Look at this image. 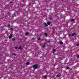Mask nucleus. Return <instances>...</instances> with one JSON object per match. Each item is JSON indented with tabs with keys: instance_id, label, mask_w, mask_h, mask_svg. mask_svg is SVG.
<instances>
[{
	"instance_id": "17",
	"label": "nucleus",
	"mask_w": 79,
	"mask_h": 79,
	"mask_svg": "<svg viewBox=\"0 0 79 79\" xmlns=\"http://www.w3.org/2000/svg\"><path fill=\"white\" fill-rule=\"evenodd\" d=\"M38 40H40L41 39H40V38L39 37L38 38Z\"/></svg>"
},
{
	"instance_id": "18",
	"label": "nucleus",
	"mask_w": 79,
	"mask_h": 79,
	"mask_svg": "<svg viewBox=\"0 0 79 79\" xmlns=\"http://www.w3.org/2000/svg\"><path fill=\"white\" fill-rule=\"evenodd\" d=\"M12 55H15V53H12Z\"/></svg>"
},
{
	"instance_id": "24",
	"label": "nucleus",
	"mask_w": 79,
	"mask_h": 79,
	"mask_svg": "<svg viewBox=\"0 0 79 79\" xmlns=\"http://www.w3.org/2000/svg\"><path fill=\"white\" fill-rule=\"evenodd\" d=\"M79 43L77 44V46H79Z\"/></svg>"
},
{
	"instance_id": "5",
	"label": "nucleus",
	"mask_w": 79,
	"mask_h": 79,
	"mask_svg": "<svg viewBox=\"0 0 79 79\" xmlns=\"http://www.w3.org/2000/svg\"><path fill=\"white\" fill-rule=\"evenodd\" d=\"M51 23L50 22H48L47 23V24L48 25H50V24Z\"/></svg>"
},
{
	"instance_id": "30",
	"label": "nucleus",
	"mask_w": 79,
	"mask_h": 79,
	"mask_svg": "<svg viewBox=\"0 0 79 79\" xmlns=\"http://www.w3.org/2000/svg\"><path fill=\"white\" fill-rule=\"evenodd\" d=\"M1 10H2V9H1Z\"/></svg>"
},
{
	"instance_id": "29",
	"label": "nucleus",
	"mask_w": 79,
	"mask_h": 79,
	"mask_svg": "<svg viewBox=\"0 0 79 79\" xmlns=\"http://www.w3.org/2000/svg\"><path fill=\"white\" fill-rule=\"evenodd\" d=\"M32 40L34 39V38H32Z\"/></svg>"
},
{
	"instance_id": "28",
	"label": "nucleus",
	"mask_w": 79,
	"mask_h": 79,
	"mask_svg": "<svg viewBox=\"0 0 79 79\" xmlns=\"http://www.w3.org/2000/svg\"><path fill=\"white\" fill-rule=\"evenodd\" d=\"M69 36L70 37V36H71V35H69Z\"/></svg>"
},
{
	"instance_id": "23",
	"label": "nucleus",
	"mask_w": 79,
	"mask_h": 79,
	"mask_svg": "<svg viewBox=\"0 0 79 79\" xmlns=\"http://www.w3.org/2000/svg\"><path fill=\"white\" fill-rule=\"evenodd\" d=\"M53 51H54V52H56V49H53Z\"/></svg>"
},
{
	"instance_id": "22",
	"label": "nucleus",
	"mask_w": 79,
	"mask_h": 79,
	"mask_svg": "<svg viewBox=\"0 0 79 79\" xmlns=\"http://www.w3.org/2000/svg\"><path fill=\"white\" fill-rule=\"evenodd\" d=\"M67 69H70V68H69V67H67Z\"/></svg>"
},
{
	"instance_id": "25",
	"label": "nucleus",
	"mask_w": 79,
	"mask_h": 79,
	"mask_svg": "<svg viewBox=\"0 0 79 79\" xmlns=\"http://www.w3.org/2000/svg\"><path fill=\"white\" fill-rule=\"evenodd\" d=\"M15 49H17V48H18V47H15Z\"/></svg>"
},
{
	"instance_id": "14",
	"label": "nucleus",
	"mask_w": 79,
	"mask_h": 79,
	"mask_svg": "<svg viewBox=\"0 0 79 79\" xmlns=\"http://www.w3.org/2000/svg\"><path fill=\"white\" fill-rule=\"evenodd\" d=\"M19 50H21L22 49V48H21V47H20L19 48Z\"/></svg>"
},
{
	"instance_id": "12",
	"label": "nucleus",
	"mask_w": 79,
	"mask_h": 79,
	"mask_svg": "<svg viewBox=\"0 0 79 79\" xmlns=\"http://www.w3.org/2000/svg\"><path fill=\"white\" fill-rule=\"evenodd\" d=\"M30 63H29V62H27L26 64H27V65H29V64Z\"/></svg>"
},
{
	"instance_id": "7",
	"label": "nucleus",
	"mask_w": 79,
	"mask_h": 79,
	"mask_svg": "<svg viewBox=\"0 0 79 79\" xmlns=\"http://www.w3.org/2000/svg\"><path fill=\"white\" fill-rule=\"evenodd\" d=\"M60 45H63V42L62 41L60 42Z\"/></svg>"
},
{
	"instance_id": "16",
	"label": "nucleus",
	"mask_w": 79,
	"mask_h": 79,
	"mask_svg": "<svg viewBox=\"0 0 79 79\" xmlns=\"http://www.w3.org/2000/svg\"><path fill=\"white\" fill-rule=\"evenodd\" d=\"M56 77H60V75H56Z\"/></svg>"
},
{
	"instance_id": "10",
	"label": "nucleus",
	"mask_w": 79,
	"mask_h": 79,
	"mask_svg": "<svg viewBox=\"0 0 79 79\" xmlns=\"http://www.w3.org/2000/svg\"><path fill=\"white\" fill-rule=\"evenodd\" d=\"M44 79H45V78H46V77H47V75H45L44 76Z\"/></svg>"
},
{
	"instance_id": "26",
	"label": "nucleus",
	"mask_w": 79,
	"mask_h": 79,
	"mask_svg": "<svg viewBox=\"0 0 79 79\" xmlns=\"http://www.w3.org/2000/svg\"><path fill=\"white\" fill-rule=\"evenodd\" d=\"M10 30H13V28H11Z\"/></svg>"
},
{
	"instance_id": "1",
	"label": "nucleus",
	"mask_w": 79,
	"mask_h": 79,
	"mask_svg": "<svg viewBox=\"0 0 79 79\" xmlns=\"http://www.w3.org/2000/svg\"><path fill=\"white\" fill-rule=\"evenodd\" d=\"M33 68H34V69H37V68H38V64H35L33 65Z\"/></svg>"
},
{
	"instance_id": "20",
	"label": "nucleus",
	"mask_w": 79,
	"mask_h": 79,
	"mask_svg": "<svg viewBox=\"0 0 79 79\" xmlns=\"http://www.w3.org/2000/svg\"><path fill=\"white\" fill-rule=\"evenodd\" d=\"M44 35H45L46 36H47V35H48L47 33H45L44 34Z\"/></svg>"
},
{
	"instance_id": "13",
	"label": "nucleus",
	"mask_w": 79,
	"mask_h": 79,
	"mask_svg": "<svg viewBox=\"0 0 79 79\" xmlns=\"http://www.w3.org/2000/svg\"><path fill=\"white\" fill-rule=\"evenodd\" d=\"M7 27H10V24H8L7 25Z\"/></svg>"
},
{
	"instance_id": "8",
	"label": "nucleus",
	"mask_w": 79,
	"mask_h": 79,
	"mask_svg": "<svg viewBox=\"0 0 79 79\" xmlns=\"http://www.w3.org/2000/svg\"><path fill=\"white\" fill-rule=\"evenodd\" d=\"M44 26L45 27H47V26H48V25L47 24V23H45V24H44Z\"/></svg>"
},
{
	"instance_id": "4",
	"label": "nucleus",
	"mask_w": 79,
	"mask_h": 79,
	"mask_svg": "<svg viewBox=\"0 0 79 79\" xmlns=\"http://www.w3.org/2000/svg\"><path fill=\"white\" fill-rule=\"evenodd\" d=\"M46 41V43L47 44H48V43H50L51 42V41Z\"/></svg>"
},
{
	"instance_id": "3",
	"label": "nucleus",
	"mask_w": 79,
	"mask_h": 79,
	"mask_svg": "<svg viewBox=\"0 0 79 79\" xmlns=\"http://www.w3.org/2000/svg\"><path fill=\"white\" fill-rule=\"evenodd\" d=\"M74 35H76V34L75 33H73V34L71 36V37H73V36H74Z\"/></svg>"
},
{
	"instance_id": "6",
	"label": "nucleus",
	"mask_w": 79,
	"mask_h": 79,
	"mask_svg": "<svg viewBox=\"0 0 79 79\" xmlns=\"http://www.w3.org/2000/svg\"><path fill=\"white\" fill-rule=\"evenodd\" d=\"M29 32H26L25 33V35H29Z\"/></svg>"
},
{
	"instance_id": "15",
	"label": "nucleus",
	"mask_w": 79,
	"mask_h": 79,
	"mask_svg": "<svg viewBox=\"0 0 79 79\" xmlns=\"http://www.w3.org/2000/svg\"><path fill=\"white\" fill-rule=\"evenodd\" d=\"M45 46H46V45H45L44 44V45H43V46L42 47V48H44V47H45Z\"/></svg>"
},
{
	"instance_id": "11",
	"label": "nucleus",
	"mask_w": 79,
	"mask_h": 79,
	"mask_svg": "<svg viewBox=\"0 0 79 79\" xmlns=\"http://www.w3.org/2000/svg\"><path fill=\"white\" fill-rule=\"evenodd\" d=\"M74 21V19H72L71 20V22H73Z\"/></svg>"
},
{
	"instance_id": "9",
	"label": "nucleus",
	"mask_w": 79,
	"mask_h": 79,
	"mask_svg": "<svg viewBox=\"0 0 79 79\" xmlns=\"http://www.w3.org/2000/svg\"><path fill=\"white\" fill-rule=\"evenodd\" d=\"M12 41H15V38H12Z\"/></svg>"
},
{
	"instance_id": "2",
	"label": "nucleus",
	"mask_w": 79,
	"mask_h": 79,
	"mask_svg": "<svg viewBox=\"0 0 79 79\" xmlns=\"http://www.w3.org/2000/svg\"><path fill=\"white\" fill-rule=\"evenodd\" d=\"M12 36H13V34H10V35L9 36V39H11Z\"/></svg>"
},
{
	"instance_id": "19",
	"label": "nucleus",
	"mask_w": 79,
	"mask_h": 79,
	"mask_svg": "<svg viewBox=\"0 0 79 79\" xmlns=\"http://www.w3.org/2000/svg\"><path fill=\"white\" fill-rule=\"evenodd\" d=\"M52 19H53V18H52V17H51L49 19H50V20H52Z\"/></svg>"
},
{
	"instance_id": "27",
	"label": "nucleus",
	"mask_w": 79,
	"mask_h": 79,
	"mask_svg": "<svg viewBox=\"0 0 79 79\" xmlns=\"http://www.w3.org/2000/svg\"><path fill=\"white\" fill-rule=\"evenodd\" d=\"M13 3L12 2H10V3L11 4V3Z\"/></svg>"
},
{
	"instance_id": "21",
	"label": "nucleus",
	"mask_w": 79,
	"mask_h": 79,
	"mask_svg": "<svg viewBox=\"0 0 79 79\" xmlns=\"http://www.w3.org/2000/svg\"><path fill=\"white\" fill-rule=\"evenodd\" d=\"M77 58H79V55H78L77 56Z\"/></svg>"
}]
</instances>
